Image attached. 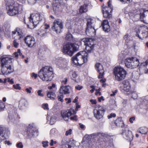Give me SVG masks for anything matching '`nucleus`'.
Segmentation results:
<instances>
[{"mask_svg":"<svg viewBox=\"0 0 148 148\" xmlns=\"http://www.w3.org/2000/svg\"><path fill=\"white\" fill-rule=\"evenodd\" d=\"M138 132L142 134H145L148 131V129L146 127H142L138 129Z\"/></svg>","mask_w":148,"mask_h":148,"instance_id":"c85d7f7f","label":"nucleus"},{"mask_svg":"<svg viewBox=\"0 0 148 148\" xmlns=\"http://www.w3.org/2000/svg\"><path fill=\"white\" fill-rule=\"evenodd\" d=\"M38 76V75L35 73H32L31 74V77H34L35 79Z\"/></svg>","mask_w":148,"mask_h":148,"instance_id":"4d7b16f0","label":"nucleus"},{"mask_svg":"<svg viewBox=\"0 0 148 148\" xmlns=\"http://www.w3.org/2000/svg\"><path fill=\"white\" fill-rule=\"evenodd\" d=\"M129 15L130 18L135 21L140 20L141 21L145 22L148 21V10L145 11L140 9L138 11L130 12Z\"/></svg>","mask_w":148,"mask_h":148,"instance_id":"f03ea898","label":"nucleus"},{"mask_svg":"<svg viewBox=\"0 0 148 148\" xmlns=\"http://www.w3.org/2000/svg\"><path fill=\"white\" fill-rule=\"evenodd\" d=\"M78 46L75 43H69L64 46L63 52L65 54H67L71 56L73 55L74 52L77 51Z\"/></svg>","mask_w":148,"mask_h":148,"instance_id":"0eeeda50","label":"nucleus"},{"mask_svg":"<svg viewBox=\"0 0 148 148\" xmlns=\"http://www.w3.org/2000/svg\"><path fill=\"white\" fill-rule=\"evenodd\" d=\"M12 58L9 56L2 58L1 60V72L3 75L9 74L14 71Z\"/></svg>","mask_w":148,"mask_h":148,"instance_id":"f257e3e1","label":"nucleus"},{"mask_svg":"<svg viewBox=\"0 0 148 148\" xmlns=\"http://www.w3.org/2000/svg\"><path fill=\"white\" fill-rule=\"evenodd\" d=\"M55 87V85L54 84H53L51 86H49L48 87V88L49 89L51 90L53 89V88H56Z\"/></svg>","mask_w":148,"mask_h":148,"instance_id":"6e6d98bb","label":"nucleus"},{"mask_svg":"<svg viewBox=\"0 0 148 148\" xmlns=\"http://www.w3.org/2000/svg\"><path fill=\"white\" fill-rule=\"evenodd\" d=\"M13 87L16 89L20 90L21 89V87L20 86L19 84H18L13 85Z\"/></svg>","mask_w":148,"mask_h":148,"instance_id":"a19ab883","label":"nucleus"},{"mask_svg":"<svg viewBox=\"0 0 148 148\" xmlns=\"http://www.w3.org/2000/svg\"><path fill=\"white\" fill-rule=\"evenodd\" d=\"M82 42L84 43L85 45V49L88 53L92 52L94 47V43L92 39L85 38L82 39Z\"/></svg>","mask_w":148,"mask_h":148,"instance_id":"9d476101","label":"nucleus"},{"mask_svg":"<svg viewBox=\"0 0 148 148\" xmlns=\"http://www.w3.org/2000/svg\"><path fill=\"white\" fill-rule=\"evenodd\" d=\"M95 67L98 72H100L103 70L102 65L99 63H96Z\"/></svg>","mask_w":148,"mask_h":148,"instance_id":"2f4dec72","label":"nucleus"},{"mask_svg":"<svg viewBox=\"0 0 148 148\" xmlns=\"http://www.w3.org/2000/svg\"><path fill=\"white\" fill-rule=\"evenodd\" d=\"M12 36L15 38V36L14 35L16 34L17 36V38L18 39H20L23 36L22 30L19 28H17L15 30L12 31Z\"/></svg>","mask_w":148,"mask_h":148,"instance_id":"6ab92c4d","label":"nucleus"},{"mask_svg":"<svg viewBox=\"0 0 148 148\" xmlns=\"http://www.w3.org/2000/svg\"><path fill=\"white\" fill-rule=\"evenodd\" d=\"M83 88L82 86H80L79 85H78L77 86H76L75 87V88L77 90H80L81 89Z\"/></svg>","mask_w":148,"mask_h":148,"instance_id":"0e129e2a","label":"nucleus"},{"mask_svg":"<svg viewBox=\"0 0 148 148\" xmlns=\"http://www.w3.org/2000/svg\"><path fill=\"white\" fill-rule=\"evenodd\" d=\"M47 96L48 97L53 100L55 99L56 97V95L55 92L51 91H50L47 92Z\"/></svg>","mask_w":148,"mask_h":148,"instance_id":"a878e982","label":"nucleus"},{"mask_svg":"<svg viewBox=\"0 0 148 148\" xmlns=\"http://www.w3.org/2000/svg\"><path fill=\"white\" fill-rule=\"evenodd\" d=\"M44 32V30H43L40 29L38 32V34L40 36H43L45 35L44 33H41V32Z\"/></svg>","mask_w":148,"mask_h":148,"instance_id":"bf43d9fd","label":"nucleus"},{"mask_svg":"<svg viewBox=\"0 0 148 148\" xmlns=\"http://www.w3.org/2000/svg\"><path fill=\"white\" fill-rule=\"evenodd\" d=\"M25 43L29 47H32L36 43L35 38L31 36H28L24 39Z\"/></svg>","mask_w":148,"mask_h":148,"instance_id":"f3484780","label":"nucleus"},{"mask_svg":"<svg viewBox=\"0 0 148 148\" xmlns=\"http://www.w3.org/2000/svg\"><path fill=\"white\" fill-rule=\"evenodd\" d=\"M88 53L85 51H81L72 58L73 63L76 65H81L88 60Z\"/></svg>","mask_w":148,"mask_h":148,"instance_id":"39448f33","label":"nucleus"},{"mask_svg":"<svg viewBox=\"0 0 148 148\" xmlns=\"http://www.w3.org/2000/svg\"><path fill=\"white\" fill-rule=\"evenodd\" d=\"M99 72V75L98 76V77L99 78H101L103 77L104 71L103 70L101 71L100 72Z\"/></svg>","mask_w":148,"mask_h":148,"instance_id":"79ce46f5","label":"nucleus"},{"mask_svg":"<svg viewBox=\"0 0 148 148\" xmlns=\"http://www.w3.org/2000/svg\"><path fill=\"white\" fill-rule=\"evenodd\" d=\"M71 37V34H69L66 35V38L67 39H69Z\"/></svg>","mask_w":148,"mask_h":148,"instance_id":"e2e57ef3","label":"nucleus"},{"mask_svg":"<svg viewBox=\"0 0 148 148\" xmlns=\"http://www.w3.org/2000/svg\"><path fill=\"white\" fill-rule=\"evenodd\" d=\"M90 101L92 104H97V101L95 99H91L90 100Z\"/></svg>","mask_w":148,"mask_h":148,"instance_id":"052dcab7","label":"nucleus"},{"mask_svg":"<svg viewBox=\"0 0 148 148\" xmlns=\"http://www.w3.org/2000/svg\"><path fill=\"white\" fill-rule=\"evenodd\" d=\"M75 21L73 19L68 20L66 22V26L69 28H71V27L74 24Z\"/></svg>","mask_w":148,"mask_h":148,"instance_id":"c756f323","label":"nucleus"},{"mask_svg":"<svg viewBox=\"0 0 148 148\" xmlns=\"http://www.w3.org/2000/svg\"><path fill=\"white\" fill-rule=\"evenodd\" d=\"M114 123L117 126L123 127L124 126L123 121L121 117L118 118L115 121Z\"/></svg>","mask_w":148,"mask_h":148,"instance_id":"393cba45","label":"nucleus"},{"mask_svg":"<svg viewBox=\"0 0 148 148\" xmlns=\"http://www.w3.org/2000/svg\"><path fill=\"white\" fill-rule=\"evenodd\" d=\"M8 14L10 16H14L19 12V5L14 0H5Z\"/></svg>","mask_w":148,"mask_h":148,"instance_id":"7ed1b4c3","label":"nucleus"},{"mask_svg":"<svg viewBox=\"0 0 148 148\" xmlns=\"http://www.w3.org/2000/svg\"><path fill=\"white\" fill-rule=\"evenodd\" d=\"M113 74L115 76V80L119 81L125 79L127 72L121 67L117 66L114 68Z\"/></svg>","mask_w":148,"mask_h":148,"instance_id":"423d86ee","label":"nucleus"},{"mask_svg":"<svg viewBox=\"0 0 148 148\" xmlns=\"http://www.w3.org/2000/svg\"><path fill=\"white\" fill-rule=\"evenodd\" d=\"M56 121V118L55 116H53L51 117L50 123L51 125H52L54 124Z\"/></svg>","mask_w":148,"mask_h":148,"instance_id":"c9c22d12","label":"nucleus"},{"mask_svg":"<svg viewBox=\"0 0 148 148\" xmlns=\"http://www.w3.org/2000/svg\"><path fill=\"white\" fill-rule=\"evenodd\" d=\"M8 82L10 83L11 84H13L14 82L12 79H10L9 78L7 79Z\"/></svg>","mask_w":148,"mask_h":148,"instance_id":"680f3d73","label":"nucleus"},{"mask_svg":"<svg viewBox=\"0 0 148 148\" xmlns=\"http://www.w3.org/2000/svg\"><path fill=\"white\" fill-rule=\"evenodd\" d=\"M69 86H61L59 89V92L60 94H68L69 93V89L68 88Z\"/></svg>","mask_w":148,"mask_h":148,"instance_id":"5701e85b","label":"nucleus"},{"mask_svg":"<svg viewBox=\"0 0 148 148\" xmlns=\"http://www.w3.org/2000/svg\"><path fill=\"white\" fill-rule=\"evenodd\" d=\"M13 45L15 47L17 48L18 45V43L16 40H14L13 41Z\"/></svg>","mask_w":148,"mask_h":148,"instance_id":"8fccbe9b","label":"nucleus"},{"mask_svg":"<svg viewBox=\"0 0 148 148\" xmlns=\"http://www.w3.org/2000/svg\"><path fill=\"white\" fill-rule=\"evenodd\" d=\"M63 27L62 21L60 19H57L55 20L53 22L51 28L53 31L58 34L61 32Z\"/></svg>","mask_w":148,"mask_h":148,"instance_id":"ddd939ff","label":"nucleus"},{"mask_svg":"<svg viewBox=\"0 0 148 148\" xmlns=\"http://www.w3.org/2000/svg\"><path fill=\"white\" fill-rule=\"evenodd\" d=\"M140 32V31L138 30V32H136V36L138 37L140 39H143L145 38H146L148 35V32L147 31L146 32H141L140 35L138 34Z\"/></svg>","mask_w":148,"mask_h":148,"instance_id":"b1692460","label":"nucleus"},{"mask_svg":"<svg viewBox=\"0 0 148 148\" xmlns=\"http://www.w3.org/2000/svg\"><path fill=\"white\" fill-rule=\"evenodd\" d=\"M135 119V118L134 117H132L130 118L129 119V121L131 123H133V121Z\"/></svg>","mask_w":148,"mask_h":148,"instance_id":"774afa93","label":"nucleus"},{"mask_svg":"<svg viewBox=\"0 0 148 148\" xmlns=\"http://www.w3.org/2000/svg\"><path fill=\"white\" fill-rule=\"evenodd\" d=\"M108 6H102V12L104 18H110L112 16L111 13L112 10L111 7V3L110 1L108 2Z\"/></svg>","mask_w":148,"mask_h":148,"instance_id":"f8f14e48","label":"nucleus"},{"mask_svg":"<svg viewBox=\"0 0 148 148\" xmlns=\"http://www.w3.org/2000/svg\"><path fill=\"white\" fill-rule=\"evenodd\" d=\"M87 10L88 5L85 4L81 6L79 9V12L80 13H82L86 12L87 11Z\"/></svg>","mask_w":148,"mask_h":148,"instance_id":"cd10ccee","label":"nucleus"},{"mask_svg":"<svg viewBox=\"0 0 148 148\" xmlns=\"http://www.w3.org/2000/svg\"><path fill=\"white\" fill-rule=\"evenodd\" d=\"M87 27L86 32V34L89 36H93L95 35L96 30L94 28V27Z\"/></svg>","mask_w":148,"mask_h":148,"instance_id":"412c9836","label":"nucleus"},{"mask_svg":"<svg viewBox=\"0 0 148 148\" xmlns=\"http://www.w3.org/2000/svg\"><path fill=\"white\" fill-rule=\"evenodd\" d=\"M116 115L115 113H111L108 116V119H110L112 117H116Z\"/></svg>","mask_w":148,"mask_h":148,"instance_id":"49530a36","label":"nucleus"},{"mask_svg":"<svg viewBox=\"0 0 148 148\" xmlns=\"http://www.w3.org/2000/svg\"><path fill=\"white\" fill-rule=\"evenodd\" d=\"M16 146L17 148H23V145L21 142L17 143Z\"/></svg>","mask_w":148,"mask_h":148,"instance_id":"37998d69","label":"nucleus"},{"mask_svg":"<svg viewBox=\"0 0 148 148\" xmlns=\"http://www.w3.org/2000/svg\"><path fill=\"white\" fill-rule=\"evenodd\" d=\"M76 112L72 108L66 111H62L61 113V116L65 121H68L69 117L73 114H76Z\"/></svg>","mask_w":148,"mask_h":148,"instance_id":"dca6fc26","label":"nucleus"},{"mask_svg":"<svg viewBox=\"0 0 148 148\" xmlns=\"http://www.w3.org/2000/svg\"><path fill=\"white\" fill-rule=\"evenodd\" d=\"M108 22L107 20H104L102 23H101V25L102 26H103V25H108Z\"/></svg>","mask_w":148,"mask_h":148,"instance_id":"de8ad7c7","label":"nucleus"},{"mask_svg":"<svg viewBox=\"0 0 148 148\" xmlns=\"http://www.w3.org/2000/svg\"><path fill=\"white\" fill-rule=\"evenodd\" d=\"M122 134L124 138L130 142L132 140L133 136L132 132L129 130L127 128H126L123 130Z\"/></svg>","mask_w":148,"mask_h":148,"instance_id":"a211bd4d","label":"nucleus"},{"mask_svg":"<svg viewBox=\"0 0 148 148\" xmlns=\"http://www.w3.org/2000/svg\"><path fill=\"white\" fill-rule=\"evenodd\" d=\"M72 130L71 129H70L69 130H67L65 133V135L68 136L71 134Z\"/></svg>","mask_w":148,"mask_h":148,"instance_id":"c03bdc74","label":"nucleus"},{"mask_svg":"<svg viewBox=\"0 0 148 148\" xmlns=\"http://www.w3.org/2000/svg\"><path fill=\"white\" fill-rule=\"evenodd\" d=\"M94 21L91 18H89L87 19V27H94L93 24Z\"/></svg>","mask_w":148,"mask_h":148,"instance_id":"7c9ffc66","label":"nucleus"},{"mask_svg":"<svg viewBox=\"0 0 148 148\" xmlns=\"http://www.w3.org/2000/svg\"><path fill=\"white\" fill-rule=\"evenodd\" d=\"M123 38L127 42H128L130 40V36L128 34L125 35Z\"/></svg>","mask_w":148,"mask_h":148,"instance_id":"4c0bfd02","label":"nucleus"},{"mask_svg":"<svg viewBox=\"0 0 148 148\" xmlns=\"http://www.w3.org/2000/svg\"><path fill=\"white\" fill-rule=\"evenodd\" d=\"M64 97V95L62 94H60L58 95V100L59 101H60L61 102H63L64 101L63 98Z\"/></svg>","mask_w":148,"mask_h":148,"instance_id":"e433bc0d","label":"nucleus"},{"mask_svg":"<svg viewBox=\"0 0 148 148\" xmlns=\"http://www.w3.org/2000/svg\"><path fill=\"white\" fill-rule=\"evenodd\" d=\"M5 143L9 145H11L12 144V143L9 140H6L5 141Z\"/></svg>","mask_w":148,"mask_h":148,"instance_id":"338daca9","label":"nucleus"},{"mask_svg":"<svg viewBox=\"0 0 148 148\" xmlns=\"http://www.w3.org/2000/svg\"><path fill=\"white\" fill-rule=\"evenodd\" d=\"M42 90H39L37 91V93L38 96L41 97L43 96L44 95L42 93Z\"/></svg>","mask_w":148,"mask_h":148,"instance_id":"3c124183","label":"nucleus"},{"mask_svg":"<svg viewBox=\"0 0 148 148\" xmlns=\"http://www.w3.org/2000/svg\"><path fill=\"white\" fill-rule=\"evenodd\" d=\"M102 27L103 30L105 32H108L110 31V27L109 24L103 25Z\"/></svg>","mask_w":148,"mask_h":148,"instance_id":"473e14b6","label":"nucleus"},{"mask_svg":"<svg viewBox=\"0 0 148 148\" xmlns=\"http://www.w3.org/2000/svg\"><path fill=\"white\" fill-rule=\"evenodd\" d=\"M139 70H144L145 73L148 74V59L140 64Z\"/></svg>","mask_w":148,"mask_h":148,"instance_id":"4be33fe9","label":"nucleus"},{"mask_svg":"<svg viewBox=\"0 0 148 148\" xmlns=\"http://www.w3.org/2000/svg\"><path fill=\"white\" fill-rule=\"evenodd\" d=\"M117 90H116L114 91H112V93L110 95V96H113L115 95L117 93Z\"/></svg>","mask_w":148,"mask_h":148,"instance_id":"5fc2aeb1","label":"nucleus"},{"mask_svg":"<svg viewBox=\"0 0 148 148\" xmlns=\"http://www.w3.org/2000/svg\"><path fill=\"white\" fill-rule=\"evenodd\" d=\"M16 117H15L14 116L12 119V121L14 122H15L16 121H17L18 120L19 118L18 116L17 115H16Z\"/></svg>","mask_w":148,"mask_h":148,"instance_id":"09e8293b","label":"nucleus"},{"mask_svg":"<svg viewBox=\"0 0 148 148\" xmlns=\"http://www.w3.org/2000/svg\"><path fill=\"white\" fill-rule=\"evenodd\" d=\"M130 93L132 94V97L133 99H135L137 98L138 97L137 95L135 92H132L131 91V92L130 94Z\"/></svg>","mask_w":148,"mask_h":148,"instance_id":"58836bf2","label":"nucleus"},{"mask_svg":"<svg viewBox=\"0 0 148 148\" xmlns=\"http://www.w3.org/2000/svg\"><path fill=\"white\" fill-rule=\"evenodd\" d=\"M98 136V133H93L90 135H86L84 137L83 139L86 138L87 140L92 139L93 138H96Z\"/></svg>","mask_w":148,"mask_h":148,"instance_id":"bb28decb","label":"nucleus"},{"mask_svg":"<svg viewBox=\"0 0 148 148\" xmlns=\"http://www.w3.org/2000/svg\"><path fill=\"white\" fill-rule=\"evenodd\" d=\"M125 66L127 68L134 69L138 66L139 62L138 59L132 57L126 58L125 61Z\"/></svg>","mask_w":148,"mask_h":148,"instance_id":"6e6552de","label":"nucleus"},{"mask_svg":"<svg viewBox=\"0 0 148 148\" xmlns=\"http://www.w3.org/2000/svg\"><path fill=\"white\" fill-rule=\"evenodd\" d=\"M42 107L44 109H47V110H49V108L48 107V104L47 103L43 104H42Z\"/></svg>","mask_w":148,"mask_h":148,"instance_id":"603ef678","label":"nucleus"},{"mask_svg":"<svg viewBox=\"0 0 148 148\" xmlns=\"http://www.w3.org/2000/svg\"><path fill=\"white\" fill-rule=\"evenodd\" d=\"M106 111L105 108L102 106L97 105L93 110L94 117L97 119H101L104 114Z\"/></svg>","mask_w":148,"mask_h":148,"instance_id":"1a4fd4ad","label":"nucleus"},{"mask_svg":"<svg viewBox=\"0 0 148 148\" xmlns=\"http://www.w3.org/2000/svg\"><path fill=\"white\" fill-rule=\"evenodd\" d=\"M62 3V0H54L53 2V10L55 12L58 11Z\"/></svg>","mask_w":148,"mask_h":148,"instance_id":"aec40b11","label":"nucleus"},{"mask_svg":"<svg viewBox=\"0 0 148 148\" xmlns=\"http://www.w3.org/2000/svg\"><path fill=\"white\" fill-rule=\"evenodd\" d=\"M70 119L71 120L77 121V119L76 118V116H72L70 117Z\"/></svg>","mask_w":148,"mask_h":148,"instance_id":"69168bd1","label":"nucleus"},{"mask_svg":"<svg viewBox=\"0 0 148 148\" xmlns=\"http://www.w3.org/2000/svg\"><path fill=\"white\" fill-rule=\"evenodd\" d=\"M31 126H30L29 127L30 128ZM35 132L34 131V128L33 127H32L31 128L28 129V134L29 136H33L34 135V133Z\"/></svg>","mask_w":148,"mask_h":148,"instance_id":"72a5a7b5","label":"nucleus"},{"mask_svg":"<svg viewBox=\"0 0 148 148\" xmlns=\"http://www.w3.org/2000/svg\"><path fill=\"white\" fill-rule=\"evenodd\" d=\"M41 15L38 13L31 14L29 18V22L33 26H36L42 19Z\"/></svg>","mask_w":148,"mask_h":148,"instance_id":"9b49d317","label":"nucleus"},{"mask_svg":"<svg viewBox=\"0 0 148 148\" xmlns=\"http://www.w3.org/2000/svg\"><path fill=\"white\" fill-rule=\"evenodd\" d=\"M57 143V142L56 141H54L52 139L51 140V142L50 143V145L51 146H52L53 145V144H56Z\"/></svg>","mask_w":148,"mask_h":148,"instance_id":"864d4df0","label":"nucleus"},{"mask_svg":"<svg viewBox=\"0 0 148 148\" xmlns=\"http://www.w3.org/2000/svg\"><path fill=\"white\" fill-rule=\"evenodd\" d=\"M26 101L24 99H21L19 102V106L22 107L25 106L26 105Z\"/></svg>","mask_w":148,"mask_h":148,"instance_id":"f704fd0d","label":"nucleus"},{"mask_svg":"<svg viewBox=\"0 0 148 148\" xmlns=\"http://www.w3.org/2000/svg\"><path fill=\"white\" fill-rule=\"evenodd\" d=\"M120 87V90L127 94H129L131 92V85L130 82L127 80H124L121 84Z\"/></svg>","mask_w":148,"mask_h":148,"instance_id":"4468645a","label":"nucleus"},{"mask_svg":"<svg viewBox=\"0 0 148 148\" xmlns=\"http://www.w3.org/2000/svg\"><path fill=\"white\" fill-rule=\"evenodd\" d=\"M32 89V88L31 87H29V88L25 89V91L27 93H30L31 92V90Z\"/></svg>","mask_w":148,"mask_h":148,"instance_id":"a18cd8bd","label":"nucleus"},{"mask_svg":"<svg viewBox=\"0 0 148 148\" xmlns=\"http://www.w3.org/2000/svg\"><path fill=\"white\" fill-rule=\"evenodd\" d=\"M53 69L50 66L43 67L38 73V75L43 81H51L53 77Z\"/></svg>","mask_w":148,"mask_h":148,"instance_id":"20e7f679","label":"nucleus"},{"mask_svg":"<svg viewBox=\"0 0 148 148\" xmlns=\"http://www.w3.org/2000/svg\"><path fill=\"white\" fill-rule=\"evenodd\" d=\"M72 76L73 77V79L75 82H76L75 78L77 77V75L75 73H73Z\"/></svg>","mask_w":148,"mask_h":148,"instance_id":"13d9d810","label":"nucleus"},{"mask_svg":"<svg viewBox=\"0 0 148 148\" xmlns=\"http://www.w3.org/2000/svg\"><path fill=\"white\" fill-rule=\"evenodd\" d=\"M10 132L8 130L3 126L0 125V142L8 136Z\"/></svg>","mask_w":148,"mask_h":148,"instance_id":"2eb2a0df","label":"nucleus"},{"mask_svg":"<svg viewBox=\"0 0 148 148\" xmlns=\"http://www.w3.org/2000/svg\"><path fill=\"white\" fill-rule=\"evenodd\" d=\"M42 146L46 148L48 146V141H43L42 142Z\"/></svg>","mask_w":148,"mask_h":148,"instance_id":"ea45409f","label":"nucleus"}]
</instances>
